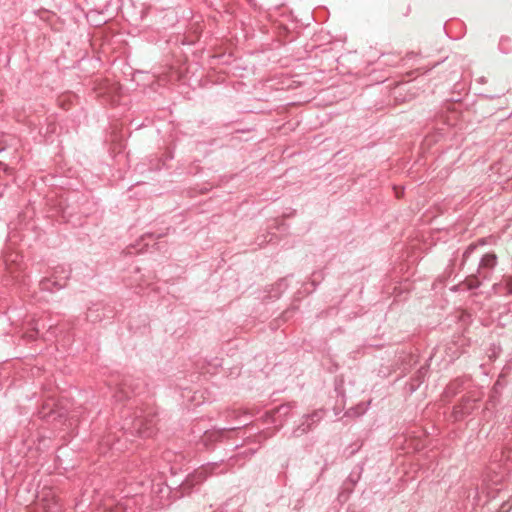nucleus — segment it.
Listing matches in <instances>:
<instances>
[{"mask_svg":"<svg viewBox=\"0 0 512 512\" xmlns=\"http://www.w3.org/2000/svg\"><path fill=\"white\" fill-rule=\"evenodd\" d=\"M123 423V429L131 435H137L141 438L152 437L158 430L156 412L136 411L135 416L131 418L127 413Z\"/></svg>","mask_w":512,"mask_h":512,"instance_id":"obj_1","label":"nucleus"},{"mask_svg":"<svg viewBox=\"0 0 512 512\" xmlns=\"http://www.w3.org/2000/svg\"><path fill=\"white\" fill-rule=\"evenodd\" d=\"M217 467V463H209L201 469L195 470L193 473L188 474L184 480L175 488L174 498H181L189 494L195 485L204 482L210 475L213 474V469Z\"/></svg>","mask_w":512,"mask_h":512,"instance_id":"obj_2","label":"nucleus"},{"mask_svg":"<svg viewBox=\"0 0 512 512\" xmlns=\"http://www.w3.org/2000/svg\"><path fill=\"white\" fill-rule=\"evenodd\" d=\"M325 415L326 410L324 409H317L311 413L304 414L300 423L291 430L288 438H299L310 431H313L324 419Z\"/></svg>","mask_w":512,"mask_h":512,"instance_id":"obj_3","label":"nucleus"},{"mask_svg":"<svg viewBox=\"0 0 512 512\" xmlns=\"http://www.w3.org/2000/svg\"><path fill=\"white\" fill-rule=\"evenodd\" d=\"M231 429L222 428V429H213L205 431L202 437V442L205 446H210L212 443L218 442L222 440L225 433L230 431Z\"/></svg>","mask_w":512,"mask_h":512,"instance_id":"obj_4","label":"nucleus"},{"mask_svg":"<svg viewBox=\"0 0 512 512\" xmlns=\"http://www.w3.org/2000/svg\"><path fill=\"white\" fill-rule=\"evenodd\" d=\"M135 388L132 386L131 379L125 378L121 384L119 391L114 394L115 401L122 402L130 398V393H134Z\"/></svg>","mask_w":512,"mask_h":512,"instance_id":"obj_5","label":"nucleus"},{"mask_svg":"<svg viewBox=\"0 0 512 512\" xmlns=\"http://www.w3.org/2000/svg\"><path fill=\"white\" fill-rule=\"evenodd\" d=\"M287 288V278H281L271 286V289L268 291V295L266 296V298H269L271 300L278 299Z\"/></svg>","mask_w":512,"mask_h":512,"instance_id":"obj_6","label":"nucleus"},{"mask_svg":"<svg viewBox=\"0 0 512 512\" xmlns=\"http://www.w3.org/2000/svg\"><path fill=\"white\" fill-rule=\"evenodd\" d=\"M362 466L360 465H357L349 474V476L347 477V479L344 481V487L345 489H348L349 492H353V489L355 487V485L358 483V481L360 480V477H361V473H362Z\"/></svg>","mask_w":512,"mask_h":512,"instance_id":"obj_7","label":"nucleus"},{"mask_svg":"<svg viewBox=\"0 0 512 512\" xmlns=\"http://www.w3.org/2000/svg\"><path fill=\"white\" fill-rule=\"evenodd\" d=\"M39 286L42 291L54 292L63 289L65 284H61L58 280L44 278L40 281Z\"/></svg>","mask_w":512,"mask_h":512,"instance_id":"obj_8","label":"nucleus"},{"mask_svg":"<svg viewBox=\"0 0 512 512\" xmlns=\"http://www.w3.org/2000/svg\"><path fill=\"white\" fill-rule=\"evenodd\" d=\"M334 391L336 393L337 397V403L339 405H344L346 401V388H345V382L342 378H336L335 379V387Z\"/></svg>","mask_w":512,"mask_h":512,"instance_id":"obj_9","label":"nucleus"},{"mask_svg":"<svg viewBox=\"0 0 512 512\" xmlns=\"http://www.w3.org/2000/svg\"><path fill=\"white\" fill-rule=\"evenodd\" d=\"M497 263V256L494 253H488L481 259L480 266L486 268H493Z\"/></svg>","mask_w":512,"mask_h":512,"instance_id":"obj_10","label":"nucleus"},{"mask_svg":"<svg viewBox=\"0 0 512 512\" xmlns=\"http://www.w3.org/2000/svg\"><path fill=\"white\" fill-rule=\"evenodd\" d=\"M291 408V404H283L276 408L275 413L278 418H286L288 417Z\"/></svg>","mask_w":512,"mask_h":512,"instance_id":"obj_11","label":"nucleus"},{"mask_svg":"<svg viewBox=\"0 0 512 512\" xmlns=\"http://www.w3.org/2000/svg\"><path fill=\"white\" fill-rule=\"evenodd\" d=\"M366 408L363 405H357L355 407H351L345 413L347 417H358L365 412Z\"/></svg>","mask_w":512,"mask_h":512,"instance_id":"obj_12","label":"nucleus"},{"mask_svg":"<svg viewBox=\"0 0 512 512\" xmlns=\"http://www.w3.org/2000/svg\"><path fill=\"white\" fill-rule=\"evenodd\" d=\"M322 279H323V273L322 272H314L312 274V278L310 280V284L313 287L312 291H314L317 288V286L320 284Z\"/></svg>","mask_w":512,"mask_h":512,"instance_id":"obj_13","label":"nucleus"},{"mask_svg":"<svg viewBox=\"0 0 512 512\" xmlns=\"http://www.w3.org/2000/svg\"><path fill=\"white\" fill-rule=\"evenodd\" d=\"M352 492H349L348 489H345L344 484H342L341 491L338 494V500L340 502H346Z\"/></svg>","mask_w":512,"mask_h":512,"instance_id":"obj_14","label":"nucleus"},{"mask_svg":"<svg viewBox=\"0 0 512 512\" xmlns=\"http://www.w3.org/2000/svg\"><path fill=\"white\" fill-rule=\"evenodd\" d=\"M479 284H480L479 281L474 277L468 278L465 281V285L467 286L468 289L476 288L479 286Z\"/></svg>","mask_w":512,"mask_h":512,"instance_id":"obj_15","label":"nucleus"},{"mask_svg":"<svg viewBox=\"0 0 512 512\" xmlns=\"http://www.w3.org/2000/svg\"><path fill=\"white\" fill-rule=\"evenodd\" d=\"M66 272H67V275L64 278L67 280L70 277V273H71L70 268H68L66 270L64 266H57L54 270V274H60V273H66Z\"/></svg>","mask_w":512,"mask_h":512,"instance_id":"obj_16","label":"nucleus"},{"mask_svg":"<svg viewBox=\"0 0 512 512\" xmlns=\"http://www.w3.org/2000/svg\"><path fill=\"white\" fill-rule=\"evenodd\" d=\"M294 311H295L294 308L287 309L286 311L283 312L281 317L283 318L284 321H286V320H288L292 316Z\"/></svg>","mask_w":512,"mask_h":512,"instance_id":"obj_17","label":"nucleus"},{"mask_svg":"<svg viewBox=\"0 0 512 512\" xmlns=\"http://www.w3.org/2000/svg\"><path fill=\"white\" fill-rule=\"evenodd\" d=\"M394 191H395V195H396L397 198H400L401 195L403 194V190L399 189L397 187H394Z\"/></svg>","mask_w":512,"mask_h":512,"instance_id":"obj_18","label":"nucleus"},{"mask_svg":"<svg viewBox=\"0 0 512 512\" xmlns=\"http://www.w3.org/2000/svg\"><path fill=\"white\" fill-rule=\"evenodd\" d=\"M507 289L510 293H512V277H509L507 280Z\"/></svg>","mask_w":512,"mask_h":512,"instance_id":"obj_19","label":"nucleus"},{"mask_svg":"<svg viewBox=\"0 0 512 512\" xmlns=\"http://www.w3.org/2000/svg\"><path fill=\"white\" fill-rule=\"evenodd\" d=\"M485 243H486V240H485V239H481V240L479 241V244H481V245H484Z\"/></svg>","mask_w":512,"mask_h":512,"instance_id":"obj_20","label":"nucleus"},{"mask_svg":"<svg viewBox=\"0 0 512 512\" xmlns=\"http://www.w3.org/2000/svg\"><path fill=\"white\" fill-rule=\"evenodd\" d=\"M215 360L217 361V363H215L214 365H215V366L220 365V363H218V359H215Z\"/></svg>","mask_w":512,"mask_h":512,"instance_id":"obj_21","label":"nucleus"}]
</instances>
